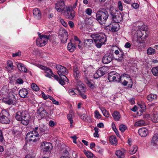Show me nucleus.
<instances>
[{"mask_svg": "<svg viewBox=\"0 0 158 158\" xmlns=\"http://www.w3.org/2000/svg\"><path fill=\"white\" fill-rule=\"evenodd\" d=\"M38 127L33 128L32 131L29 132L27 135L26 138L29 139V141L33 142H36L40 138V136L37 132Z\"/></svg>", "mask_w": 158, "mask_h": 158, "instance_id": "obj_4", "label": "nucleus"}, {"mask_svg": "<svg viewBox=\"0 0 158 158\" xmlns=\"http://www.w3.org/2000/svg\"><path fill=\"white\" fill-rule=\"evenodd\" d=\"M157 95L155 94H151L147 96V99L150 101H152L157 98Z\"/></svg>", "mask_w": 158, "mask_h": 158, "instance_id": "obj_39", "label": "nucleus"}, {"mask_svg": "<svg viewBox=\"0 0 158 158\" xmlns=\"http://www.w3.org/2000/svg\"><path fill=\"white\" fill-rule=\"evenodd\" d=\"M112 116L116 121H118L120 118V115L119 112L117 111H115L112 114Z\"/></svg>", "mask_w": 158, "mask_h": 158, "instance_id": "obj_37", "label": "nucleus"}, {"mask_svg": "<svg viewBox=\"0 0 158 158\" xmlns=\"http://www.w3.org/2000/svg\"><path fill=\"white\" fill-rule=\"evenodd\" d=\"M14 97L15 96H13L12 98H4L3 99L2 101L3 102L8 105H13L14 102L15 101L14 100Z\"/></svg>", "mask_w": 158, "mask_h": 158, "instance_id": "obj_23", "label": "nucleus"}, {"mask_svg": "<svg viewBox=\"0 0 158 158\" xmlns=\"http://www.w3.org/2000/svg\"><path fill=\"white\" fill-rule=\"evenodd\" d=\"M73 75L76 80H78L81 77V74L79 68L77 66H74L73 68Z\"/></svg>", "mask_w": 158, "mask_h": 158, "instance_id": "obj_20", "label": "nucleus"}, {"mask_svg": "<svg viewBox=\"0 0 158 158\" xmlns=\"http://www.w3.org/2000/svg\"><path fill=\"white\" fill-rule=\"evenodd\" d=\"M56 68L58 70L57 73L60 76L62 74H67L69 72L66 68L60 65H57L56 66Z\"/></svg>", "mask_w": 158, "mask_h": 158, "instance_id": "obj_12", "label": "nucleus"}, {"mask_svg": "<svg viewBox=\"0 0 158 158\" xmlns=\"http://www.w3.org/2000/svg\"><path fill=\"white\" fill-rule=\"evenodd\" d=\"M68 24L71 28H72L74 27V23L73 21H69L68 22Z\"/></svg>", "mask_w": 158, "mask_h": 158, "instance_id": "obj_63", "label": "nucleus"}, {"mask_svg": "<svg viewBox=\"0 0 158 158\" xmlns=\"http://www.w3.org/2000/svg\"><path fill=\"white\" fill-rule=\"evenodd\" d=\"M137 35L138 38H139L142 39L144 38L145 37V35L143 36L144 32L140 30H138L136 31Z\"/></svg>", "mask_w": 158, "mask_h": 158, "instance_id": "obj_41", "label": "nucleus"}, {"mask_svg": "<svg viewBox=\"0 0 158 158\" xmlns=\"http://www.w3.org/2000/svg\"><path fill=\"white\" fill-rule=\"evenodd\" d=\"M109 17V14L106 10L104 8L99 9L97 12L96 20L101 24L105 23Z\"/></svg>", "mask_w": 158, "mask_h": 158, "instance_id": "obj_2", "label": "nucleus"}, {"mask_svg": "<svg viewBox=\"0 0 158 158\" xmlns=\"http://www.w3.org/2000/svg\"><path fill=\"white\" fill-rule=\"evenodd\" d=\"M138 149V147L137 146L133 145L131 148L130 149L129 153L131 155H133L136 153Z\"/></svg>", "mask_w": 158, "mask_h": 158, "instance_id": "obj_38", "label": "nucleus"}, {"mask_svg": "<svg viewBox=\"0 0 158 158\" xmlns=\"http://www.w3.org/2000/svg\"><path fill=\"white\" fill-rule=\"evenodd\" d=\"M42 146L43 148L44 151L48 152L52 148V146L50 143L44 142L42 143Z\"/></svg>", "mask_w": 158, "mask_h": 158, "instance_id": "obj_15", "label": "nucleus"}, {"mask_svg": "<svg viewBox=\"0 0 158 158\" xmlns=\"http://www.w3.org/2000/svg\"><path fill=\"white\" fill-rule=\"evenodd\" d=\"M84 152L88 158H95L94 155L90 152L84 150Z\"/></svg>", "mask_w": 158, "mask_h": 158, "instance_id": "obj_35", "label": "nucleus"}, {"mask_svg": "<svg viewBox=\"0 0 158 158\" xmlns=\"http://www.w3.org/2000/svg\"><path fill=\"white\" fill-rule=\"evenodd\" d=\"M152 121L155 123L158 122V114L154 113L152 114L151 118Z\"/></svg>", "mask_w": 158, "mask_h": 158, "instance_id": "obj_40", "label": "nucleus"}, {"mask_svg": "<svg viewBox=\"0 0 158 158\" xmlns=\"http://www.w3.org/2000/svg\"><path fill=\"white\" fill-rule=\"evenodd\" d=\"M65 75V74H62L61 75H60V76H59L60 78L63 80H64L65 81H68V79Z\"/></svg>", "mask_w": 158, "mask_h": 158, "instance_id": "obj_54", "label": "nucleus"}, {"mask_svg": "<svg viewBox=\"0 0 158 158\" xmlns=\"http://www.w3.org/2000/svg\"><path fill=\"white\" fill-rule=\"evenodd\" d=\"M121 77L120 75L114 71H112L109 73L108 79L110 81H116L118 82H121Z\"/></svg>", "mask_w": 158, "mask_h": 158, "instance_id": "obj_5", "label": "nucleus"}, {"mask_svg": "<svg viewBox=\"0 0 158 158\" xmlns=\"http://www.w3.org/2000/svg\"><path fill=\"white\" fill-rule=\"evenodd\" d=\"M29 118L28 115L26 117L22 118L20 121H21V123L24 125H27L29 122Z\"/></svg>", "mask_w": 158, "mask_h": 158, "instance_id": "obj_32", "label": "nucleus"}, {"mask_svg": "<svg viewBox=\"0 0 158 158\" xmlns=\"http://www.w3.org/2000/svg\"><path fill=\"white\" fill-rule=\"evenodd\" d=\"M76 80L77 81L76 82V86L78 91H80V90H81L84 92L85 90L84 84L78 79Z\"/></svg>", "mask_w": 158, "mask_h": 158, "instance_id": "obj_17", "label": "nucleus"}, {"mask_svg": "<svg viewBox=\"0 0 158 158\" xmlns=\"http://www.w3.org/2000/svg\"><path fill=\"white\" fill-rule=\"evenodd\" d=\"M34 17L37 20H39L41 18V14L40 10L37 8L33 10Z\"/></svg>", "mask_w": 158, "mask_h": 158, "instance_id": "obj_19", "label": "nucleus"}, {"mask_svg": "<svg viewBox=\"0 0 158 158\" xmlns=\"http://www.w3.org/2000/svg\"><path fill=\"white\" fill-rule=\"evenodd\" d=\"M112 128L115 133L116 134L117 136H118L119 135V132L118 131L117 129L116 128V127L115 126H113Z\"/></svg>", "mask_w": 158, "mask_h": 158, "instance_id": "obj_59", "label": "nucleus"}, {"mask_svg": "<svg viewBox=\"0 0 158 158\" xmlns=\"http://www.w3.org/2000/svg\"><path fill=\"white\" fill-rule=\"evenodd\" d=\"M59 34L61 37H63L61 39L62 43H66L67 41L68 36L67 31L64 29L61 28L60 29L59 32Z\"/></svg>", "mask_w": 158, "mask_h": 158, "instance_id": "obj_9", "label": "nucleus"}, {"mask_svg": "<svg viewBox=\"0 0 158 158\" xmlns=\"http://www.w3.org/2000/svg\"><path fill=\"white\" fill-rule=\"evenodd\" d=\"M28 115L27 112L26 111H19L17 112L15 118L18 121H20L22 118Z\"/></svg>", "mask_w": 158, "mask_h": 158, "instance_id": "obj_13", "label": "nucleus"}, {"mask_svg": "<svg viewBox=\"0 0 158 158\" xmlns=\"http://www.w3.org/2000/svg\"><path fill=\"white\" fill-rule=\"evenodd\" d=\"M64 80L60 78L58 80V81L60 84L62 85H64L65 84Z\"/></svg>", "mask_w": 158, "mask_h": 158, "instance_id": "obj_64", "label": "nucleus"}, {"mask_svg": "<svg viewBox=\"0 0 158 158\" xmlns=\"http://www.w3.org/2000/svg\"><path fill=\"white\" fill-rule=\"evenodd\" d=\"M73 117V116L71 114H69L67 116L68 119L70 122V126L72 127V123H73L72 119Z\"/></svg>", "mask_w": 158, "mask_h": 158, "instance_id": "obj_44", "label": "nucleus"}, {"mask_svg": "<svg viewBox=\"0 0 158 158\" xmlns=\"http://www.w3.org/2000/svg\"><path fill=\"white\" fill-rule=\"evenodd\" d=\"M52 77H53L57 81H58V80L60 79V78L58 77V75H55L52 73L51 75Z\"/></svg>", "mask_w": 158, "mask_h": 158, "instance_id": "obj_60", "label": "nucleus"}, {"mask_svg": "<svg viewBox=\"0 0 158 158\" xmlns=\"http://www.w3.org/2000/svg\"><path fill=\"white\" fill-rule=\"evenodd\" d=\"M31 87L33 90L36 91H38L40 89L39 87L35 83H32Z\"/></svg>", "mask_w": 158, "mask_h": 158, "instance_id": "obj_45", "label": "nucleus"}, {"mask_svg": "<svg viewBox=\"0 0 158 158\" xmlns=\"http://www.w3.org/2000/svg\"><path fill=\"white\" fill-rule=\"evenodd\" d=\"M151 143L153 145L158 144V134H156L154 135L151 141Z\"/></svg>", "mask_w": 158, "mask_h": 158, "instance_id": "obj_29", "label": "nucleus"}, {"mask_svg": "<svg viewBox=\"0 0 158 158\" xmlns=\"http://www.w3.org/2000/svg\"><path fill=\"white\" fill-rule=\"evenodd\" d=\"M113 55L111 54H106L103 56L102 61L105 64L110 63L113 59Z\"/></svg>", "mask_w": 158, "mask_h": 158, "instance_id": "obj_14", "label": "nucleus"}, {"mask_svg": "<svg viewBox=\"0 0 158 158\" xmlns=\"http://www.w3.org/2000/svg\"><path fill=\"white\" fill-rule=\"evenodd\" d=\"M152 72L155 76H158V66L153 67L152 69Z\"/></svg>", "mask_w": 158, "mask_h": 158, "instance_id": "obj_42", "label": "nucleus"}, {"mask_svg": "<svg viewBox=\"0 0 158 158\" xmlns=\"http://www.w3.org/2000/svg\"><path fill=\"white\" fill-rule=\"evenodd\" d=\"M95 117L97 118H100L101 117V115L99 114L98 111L96 110L94 112Z\"/></svg>", "mask_w": 158, "mask_h": 158, "instance_id": "obj_53", "label": "nucleus"}, {"mask_svg": "<svg viewBox=\"0 0 158 158\" xmlns=\"http://www.w3.org/2000/svg\"><path fill=\"white\" fill-rule=\"evenodd\" d=\"M147 53L148 55H152L156 53V51L154 49L150 47L148 49Z\"/></svg>", "mask_w": 158, "mask_h": 158, "instance_id": "obj_43", "label": "nucleus"}, {"mask_svg": "<svg viewBox=\"0 0 158 158\" xmlns=\"http://www.w3.org/2000/svg\"><path fill=\"white\" fill-rule=\"evenodd\" d=\"M108 67L106 66H103L97 70L96 73H95L94 77L96 78H98L103 76L108 72Z\"/></svg>", "mask_w": 158, "mask_h": 158, "instance_id": "obj_7", "label": "nucleus"}, {"mask_svg": "<svg viewBox=\"0 0 158 158\" xmlns=\"http://www.w3.org/2000/svg\"><path fill=\"white\" fill-rule=\"evenodd\" d=\"M114 53L117 56V58L116 59V60L121 61L123 58L124 52L120 49L119 50H116L114 52Z\"/></svg>", "mask_w": 158, "mask_h": 158, "instance_id": "obj_18", "label": "nucleus"}, {"mask_svg": "<svg viewBox=\"0 0 158 158\" xmlns=\"http://www.w3.org/2000/svg\"><path fill=\"white\" fill-rule=\"evenodd\" d=\"M118 8L119 10L121 11L123 10L122 3L120 1H119L118 3Z\"/></svg>", "mask_w": 158, "mask_h": 158, "instance_id": "obj_51", "label": "nucleus"}, {"mask_svg": "<svg viewBox=\"0 0 158 158\" xmlns=\"http://www.w3.org/2000/svg\"><path fill=\"white\" fill-rule=\"evenodd\" d=\"M4 138L2 131L0 129V142H2Z\"/></svg>", "mask_w": 158, "mask_h": 158, "instance_id": "obj_57", "label": "nucleus"}, {"mask_svg": "<svg viewBox=\"0 0 158 158\" xmlns=\"http://www.w3.org/2000/svg\"><path fill=\"white\" fill-rule=\"evenodd\" d=\"M55 9L59 12H61L64 11L65 8V5L63 1H60L55 4Z\"/></svg>", "mask_w": 158, "mask_h": 158, "instance_id": "obj_10", "label": "nucleus"}, {"mask_svg": "<svg viewBox=\"0 0 158 158\" xmlns=\"http://www.w3.org/2000/svg\"><path fill=\"white\" fill-rule=\"evenodd\" d=\"M84 80L88 86L91 88L93 89L95 87V83L91 80H89L86 75L85 76Z\"/></svg>", "mask_w": 158, "mask_h": 158, "instance_id": "obj_22", "label": "nucleus"}, {"mask_svg": "<svg viewBox=\"0 0 158 158\" xmlns=\"http://www.w3.org/2000/svg\"><path fill=\"white\" fill-rule=\"evenodd\" d=\"M65 14V17L71 20H73L75 16V11L71 8L70 6H66L64 10Z\"/></svg>", "mask_w": 158, "mask_h": 158, "instance_id": "obj_6", "label": "nucleus"}, {"mask_svg": "<svg viewBox=\"0 0 158 158\" xmlns=\"http://www.w3.org/2000/svg\"><path fill=\"white\" fill-rule=\"evenodd\" d=\"M87 116L85 114H83L81 116V118L83 121H85L86 120L87 118Z\"/></svg>", "mask_w": 158, "mask_h": 158, "instance_id": "obj_56", "label": "nucleus"}, {"mask_svg": "<svg viewBox=\"0 0 158 158\" xmlns=\"http://www.w3.org/2000/svg\"><path fill=\"white\" fill-rule=\"evenodd\" d=\"M38 128L37 130L38 131H39V134H40L42 135L47 130V128L44 125H42L39 127Z\"/></svg>", "mask_w": 158, "mask_h": 158, "instance_id": "obj_26", "label": "nucleus"}, {"mask_svg": "<svg viewBox=\"0 0 158 158\" xmlns=\"http://www.w3.org/2000/svg\"><path fill=\"white\" fill-rule=\"evenodd\" d=\"M60 22L64 27H66L68 26L67 23L63 19H60Z\"/></svg>", "mask_w": 158, "mask_h": 158, "instance_id": "obj_55", "label": "nucleus"}, {"mask_svg": "<svg viewBox=\"0 0 158 158\" xmlns=\"http://www.w3.org/2000/svg\"><path fill=\"white\" fill-rule=\"evenodd\" d=\"M110 143L113 145H116L117 143V141L116 137L114 135L111 136L109 138Z\"/></svg>", "mask_w": 158, "mask_h": 158, "instance_id": "obj_31", "label": "nucleus"}, {"mask_svg": "<svg viewBox=\"0 0 158 158\" xmlns=\"http://www.w3.org/2000/svg\"><path fill=\"white\" fill-rule=\"evenodd\" d=\"M21 55V52L20 51H19L18 52H17L13 54V57H15L17 56H20Z\"/></svg>", "mask_w": 158, "mask_h": 158, "instance_id": "obj_61", "label": "nucleus"}, {"mask_svg": "<svg viewBox=\"0 0 158 158\" xmlns=\"http://www.w3.org/2000/svg\"><path fill=\"white\" fill-rule=\"evenodd\" d=\"M9 113L7 111H2L0 114V122L4 124H8L10 122L8 116Z\"/></svg>", "mask_w": 158, "mask_h": 158, "instance_id": "obj_8", "label": "nucleus"}, {"mask_svg": "<svg viewBox=\"0 0 158 158\" xmlns=\"http://www.w3.org/2000/svg\"><path fill=\"white\" fill-rule=\"evenodd\" d=\"M37 114L38 118L41 119L47 116L48 113L44 108L40 107L38 110Z\"/></svg>", "mask_w": 158, "mask_h": 158, "instance_id": "obj_11", "label": "nucleus"}, {"mask_svg": "<svg viewBox=\"0 0 158 158\" xmlns=\"http://www.w3.org/2000/svg\"><path fill=\"white\" fill-rule=\"evenodd\" d=\"M120 76L122 78V80L124 79L125 77H126L127 78H130V80H131L130 75L124 73L121 76Z\"/></svg>", "mask_w": 158, "mask_h": 158, "instance_id": "obj_52", "label": "nucleus"}, {"mask_svg": "<svg viewBox=\"0 0 158 158\" xmlns=\"http://www.w3.org/2000/svg\"><path fill=\"white\" fill-rule=\"evenodd\" d=\"M146 124L145 122L143 120H141L136 122L134 124V126L135 127H141L145 126Z\"/></svg>", "mask_w": 158, "mask_h": 158, "instance_id": "obj_33", "label": "nucleus"}, {"mask_svg": "<svg viewBox=\"0 0 158 158\" xmlns=\"http://www.w3.org/2000/svg\"><path fill=\"white\" fill-rule=\"evenodd\" d=\"M67 49L70 52H73L75 50L76 47L73 44L70 42L68 44Z\"/></svg>", "mask_w": 158, "mask_h": 158, "instance_id": "obj_30", "label": "nucleus"}, {"mask_svg": "<svg viewBox=\"0 0 158 158\" xmlns=\"http://www.w3.org/2000/svg\"><path fill=\"white\" fill-rule=\"evenodd\" d=\"M50 36V35H41L40 34L39 35V37L41 38V39L43 40L46 41V44L48 43V40L49 39Z\"/></svg>", "mask_w": 158, "mask_h": 158, "instance_id": "obj_36", "label": "nucleus"}, {"mask_svg": "<svg viewBox=\"0 0 158 158\" xmlns=\"http://www.w3.org/2000/svg\"><path fill=\"white\" fill-rule=\"evenodd\" d=\"M139 135L142 137H145L147 136L148 133V131L147 129L143 127L140 128L138 131Z\"/></svg>", "mask_w": 158, "mask_h": 158, "instance_id": "obj_21", "label": "nucleus"}, {"mask_svg": "<svg viewBox=\"0 0 158 158\" xmlns=\"http://www.w3.org/2000/svg\"><path fill=\"white\" fill-rule=\"evenodd\" d=\"M46 41L43 40L39 37L36 40V42L37 45L39 47H41L46 44Z\"/></svg>", "mask_w": 158, "mask_h": 158, "instance_id": "obj_27", "label": "nucleus"}, {"mask_svg": "<svg viewBox=\"0 0 158 158\" xmlns=\"http://www.w3.org/2000/svg\"><path fill=\"white\" fill-rule=\"evenodd\" d=\"M85 12L88 15L90 16L92 13V10L91 8H88L85 10Z\"/></svg>", "mask_w": 158, "mask_h": 158, "instance_id": "obj_49", "label": "nucleus"}, {"mask_svg": "<svg viewBox=\"0 0 158 158\" xmlns=\"http://www.w3.org/2000/svg\"><path fill=\"white\" fill-rule=\"evenodd\" d=\"M91 36L93 39L96 46L98 48H100L106 41V36L103 33H94L91 35Z\"/></svg>", "mask_w": 158, "mask_h": 158, "instance_id": "obj_1", "label": "nucleus"}, {"mask_svg": "<svg viewBox=\"0 0 158 158\" xmlns=\"http://www.w3.org/2000/svg\"><path fill=\"white\" fill-rule=\"evenodd\" d=\"M93 43V40L88 39L85 40L84 42V44L86 47H89Z\"/></svg>", "mask_w": 158, "mask_h": 158, "instance_id": "obj_34", "label": "nucleus"}, {"mask_svg": "<svg viewBox=\"0 0 158 158\" xmlns=\"http://www.w3.org/2000/svg\"><path fill=\"white\" fill-rule=\"evenodd\" d=\"M86 23L88 25H92L93 24V21L92 19L91 18H89L85 21Z\"/></svg>", "mask_w": 158, "mask_h": 158, "instance_id": "obj_50", "label": "nucleus"}, {"mask_svg": "<svg viewBox=\"0 0 158 158\" xmlns=\"http://www.w3.org/2000/svg\"><path fill=\"white\" fill-rule=\"evenodd\" d=\"M118 25L119 24L117 23L110 24L108 26L109 29L111 31H116L118 30L117 27Z\"/></svg>", "mask_w": 158, "mask_h": 158, "instance_id": "obj_24", "label": "nucleus"}, {"mask_svg": "<svg viewBox=\"0 0 158 158\" xmlns=\"http://www.w3.org/2000/svg\"><path fill=\"white\" fill-rule=\"evenodd\" d=\"M20 97L23 98H27L29 97L28 90L26 88H23L20 89L19 91Z\"/></svg>", "mask_w": 158, "mask_h": 158, "instance_id": "obj_16", "label": "nucleus"}, {"mask_svg": "<svg viewBox=\"0 0 158 158\" xmlns=\"http://www.w3.org/2000/svg\"><path fill=\"white\" fill-rule=\"evenodd\" d=\"M127 128V127L123 124L120 125L119 127V129L122 132H124Z\"/></svg>", "mask_w": 158, "mask_h": 158, "instance_id": "obj_47", "label": "nucleus"}, {"mask_svg": "<svg viewBox=\"0 0 158 158\" xmlns=\"http://www.w3.org/2000/svg\"><path fill=\"white\" fill-rule=\"evenodd\" d=\"M69 93L71 96L75 95L76 94L74 90L73 89H70L69 90Z\"/></svg>", "mask_w": 158, "mask_h": 158, "instance_id": "obj_58", "label": "nucleus"}, {"mask_svg": "<svg viewBox=\"0 0 158 158\" xmlns=\"http://www.w3.org/2000/svg\"><path fill=\"white\" fill-rule=\"evenodd\" d=\"M131 6L135 9H137L139 7V5L137 3H134L131 4Z\"/></svg>", "mask_w": 158, "mask_h": 158, "instance_id": "obj_62", "label": "nucleus"}, {"mask_svg": "<svg viewBox=\"0 0 158 158\" xmlns=\"http://www.w3.org/2000/svg\"><path fill=\"white\" fill-rule=\"evenodd\" d=\"M125 151L122 150H118L116 152V154L118 158H123Z\"/></svg>", "mask_w": 158, "mask_h": 158, "instance_id": "obj_28", "label": "nucleus"}, {"mask_svg": "<svg viewBox=\"0 0 158 158\" xmlns=\"http://www.w3.org/2000/svg\"><path fill=\"white\" fill-rule=\"evenodd\" d=\"M109 14L113 21L116 23H120L123 19V15L121 13L115 8H110Z\"/></svg>", "mask_w": 158, "mask_h": 158, "instance_id": "obj_3", "label": "nucleus"}, {"mask_svg": "<svg viewBox=\"0 0 158 158\" xmlns=\"http://www.w3.org/2000/svg\"><path fill=\"white\" fill-rule=\"evenodd\" d=\"M17 67L18 69L23 72L26 73L27 71V69L23 64L21 63H17Z\"/></svg>", "mask_w": 158, "mask_h": 158, "instance_id": "obj_25", "label": "nucleus"}, {"mask_svg": "<svg viewBox=\"0 0 158 158\" xmlns=\"http://www.w3.org/2000/svg\"><path fill=\"white\" fill-rule=\"evenodd\" d=\"M103 115L106 117H109V114L108 111L105 109L103 108L101 109Z\"/></svg>", "mask_w": 158, "mask_h": 158, "instance_id": "obj_48", "label": "nucleus"}, {"mask_svg": "<svg viewBox=\"0 0 158 158\" xmlns=\"http://www.w3.org/2000/svg\"><path fill=\"white\" fill-rule=\"evenodd\" d=\"M7 67L6 68L7 69L8 67L10 68L12 70L13 69L14 66L13 65V63L11 60H8L7 62Z\"/></svg>", "mask_w": 158, "mask_h": 158, "instance_id": "obj_46", "label": "nucleus"}]
</instances>
